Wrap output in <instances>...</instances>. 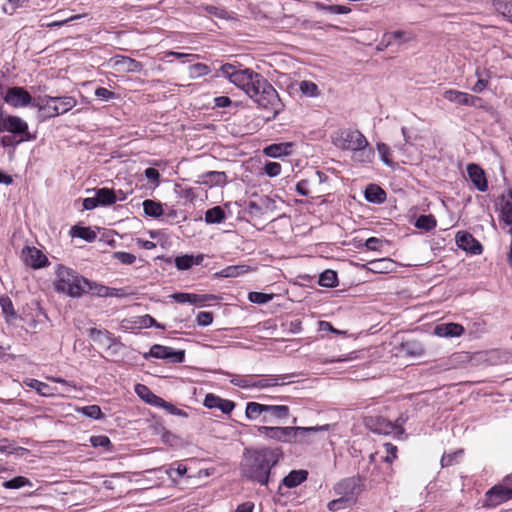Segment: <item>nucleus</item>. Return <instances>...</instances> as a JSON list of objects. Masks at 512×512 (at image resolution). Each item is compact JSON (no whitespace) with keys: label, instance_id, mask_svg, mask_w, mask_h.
<instances>
[{"label":"nucleus","instance_id":"nucleus-1","mask_svg":"<svg viewBox=\"0 0 512 512\" xmlns=\"http://www.w3.org/2000/svg\"><path fill=\"white\" fill-rule=\"evenodd\" d=\"M220 70L232 84L243 90L258 108L271 112V119H275L281 112L283 104L279 95L262 74L229 63L222 65Z\"/></svg>","mask_w":512,"mask_h":512},{"label":"nucleus","instance_id":"nucleus-2","mask_svg":"<svg viewBox=\"0 0 512 512\" xmlns=\"http://www.w3.org/2000/svg\"><path fill=\"white\" fill-rule=\"evenodd\" d=\"M283 457L279 447L246 448L240 462V473L246 480L268 486L272 469Z\"/></svg>","mask_w":512,"mask_h":512},{"label":"nucleus","instance_id":"nucleus-3","mask_svg":"<svg viewBox=\"0 0 512 512\" xmlns=\"http://www.w3.org/2000/svg\"><path fill=\"white\" fill-rule=\"evenodd\" d=\"M55 290L64 293L71 298H80L85 295L88 279L80 275L77 271L64 265H57Z\"/></svg>","mask_w":512,"mask_h":512},{"label":"nucleus","instance_id":"nucleus-4","mask_svg":"<svg viewBox=\"0 0 512 512\" xmlns=\"http://www.w3.org/2000/svg\"><path fill=\"white\" fill-rule=\"evenodd\" d=\"M332 140L333 144L339 149L353 151L358 153L359 156L365 155L368 162H370L374 155V152L371 149L366 150L368 141L365 136L358 130H339L332 137Z\"/></svg>","mask_w":512,"mask_h":512},{"label":"nucleus","instance_id":"nucleus-5","mask_svg":"<svg viewBox=\"0 0 512 512\" xmlns=\"http://www.w3.org/2000/svg\"><path fill=\"white\" fill-rule=\"evenodd\" d=\"M3 132L21 135L26 140L35 139V135H32L28 130V123L22 118L14 115L4 116L0 113V133Z\"/></svg>","mask_w":512,"mask_h":512},{"label":"nucleus","instance_id":"nucleus-6","mask_svg":"<svg viewBox=\"0 0 512 512\" xmlns=\"http://www.w3.org/2000/svg\"><path fill=\"white\" fill-rule=\"evenodd\" d=\"M365 424L371 432L376 434L394 435L397 437L404 434V428L401 425L395 424L382 416L368 417L365 420Z\"/></svg>","mask_w":512,"mask_h":512},{"label":"nucleus","instance_id":"nucleus-7","mask_svg":"<svg viewBox=\"0 0 512 512\" xmlns=\"http://www.w3.org/2000/svg\"><path fill=\"white\" fill-rule=\"evenodd\" d=\"M143 357L147 360L149 358L163 359L169 363H183L185 361V351L176 350L169 346L160 344H154L150 347V350L143 354Z\"/></svg>","mask_w":512,"mask_h":512},{"label":"nucleus","instance_id":"nucleus-8","mask_svg":"<svg viewBox=\"0 0 512 512\" xmlns=\"http://www.w3.org/2000/svg\"><path fill=\"white\" fill-rule=\"evenodd\" d=\"M257 432L268 440L280 443L292 444L293 426H267L257 427Z\"/></svg>","mask_w":512,"mask_h":512},{"label":"nucleus","instance_id":"nucleus-9","mask_svg":"<svg viewBox=\"0 0 512 512\" xmlns=\"http://www.w3.org/2000/svg\"><path fill=\"white\" fill-rule=\"evenodd\" d=\"M338 496L351 498V501L357 502V498L362 491V484L359 477H348L340 480L333 488Z\"/></svg>","mask_w":512,"mask_h":512},{"label":"nucleus","instance_id":"nucleus-10","mask_svg":"<svg viewBox=\"0 0 512 512\" xmlns=\"http://www.w3.org/2000/svg\"><path fill=\"white\" fill-rule=\"evenodd\" d=\"M332 428L331 424L312 426V427H301L293 426V440L292 444L299 445H310L315 441V435L318 432L329 431Z\"/></svg>","mask_w":512,"mask_h":512},{"label":"nucleus","instance_id":"nucleus-11","mask_svg":"<svg viewBox=\"0 0 512 512\" xmlns=\"http://www.w3.org/2000/svg\"><path fill=\"white\" fill-rule=\"evenodd\" d=\"M512 499V490L510 486L504 483L493 486L485 493L484 504L488 507H496L497 505Z\"/></svg>","mask_w":512,"mask_h":512},{"label":"nucleus","instance_id":"nucleus-12","mask_svg":"<svg viewBox=\"0 0 512 512\" xmlns=\"http://www.w3.org/2000/svg\"><path fill=\"white\" fill-rule=\"evenodd\" d=\"M33 100L34 98L23 87H11L4 96L5 103L14 108L32 106Z\"/></svg>","mask_w":512,"mask_h":512},{"label":"nucleus","instance_id":"nucleus-13","mask_svg":"<svg viewBox=\"0 0 512 512\" xmlns=\"http://www.w3.org/2000/svg\"><path fill=\"white\" fill-rule=\"evenodd\" d=\"M455 241L460 249L472 255H479L482 253L483 247L481 243L467 231L457 232Z\"/></svg>","mask_w":512,"mask_h":512},{"label":"nucleus","instance_id":"nucleus-14","mask_svg":"<svg viewBox=\"0 0 512 512\" xmlns=\"http://www.w3.org/2000/svg\"><path fill=\"white\" fill-rule=\"evenodd\" d=\"M290 416V408L287 405H267L262 423L274 424L285 422Z\"/></svg>","mask_w":512,"mask_h":512},{"label":"nucleus","instance_id":"nucleus-15","mask_svg":"<svg viewBox=\"0 0 512 512\" xmlns=\"http://www.w3.org/2000/svg\"><path fill=\"white\" fill-rule=\"evenodd\" d=\"M443 97L452 103L463 106H477L478 102L482 101L480 97L455 89L444 91Z\"/></svg>","mask_w":512,"mask_h":512},{"label":"nucleus","instance_id":"nucleus-16","mask_svg":"<svg viewBox=\"0 0 512 512\" xmlns=\"http://www.w3.org/2000/svg\"><path fill=\"white\" fill-rule=\"evenodd\" d=\"M203 405L208 409H219L224 414H230L236 406L232 400L223 399L213 393L206 394Z\"/></svg>","mask_w":512,"mask_h":512},{"label":"nucleus","instance_id":"nucleus-17","mask_svg":"<svg viewBox=\"0 0 512 512\" xmlns=\"http://www.w3.org/2000/svg\"><path fill=\"white\" fill-rule=\"evenodd\" d=\"M496 210L499 212V220L505 225H512V189L507 191L499 198L496 204Z\"/></svg>","mask_w":512,"mask_h":512},{"label":"nucleus","instance_id":"nucleus-18","mask_svg":"<svg viewBox=\"0 0 512 512\" xmlns=\"http://www.w3.org/2000/svg\"><path fill=\"white\" fill-rule=\"evenodd\" d=\"M293 374H282V375H268V376H256L255 388L257 389H267L271 387L285 385L290 383V381H286L289 378L293 377Z\"/></svg>","mask_w":512,"mask_h":512},{"label":"nucleus","instance_id":"nucleus-19","mask_svg":"<svg viewBox=\"0 0 512 512\" xmlns=\"http://www.w3.org/2000/svg\"><path fill=\"white\" fill-rule=\"evenodd\" d=\"M53 99L51 96H43L34 98L32 102V106L37 108L44 117L52 118L58 116V111L55 107L54 101H50Z\"/></svg>","mask_w":512,"mask_h":512},{"label":"nucleus","instance_id":"nucleus-20","mask_svg":"<svg viewBox=\"0 0 512 512\" xmlns=\"http://www.w3.org/2000/svg\"><path fill=\"white\" fill-rule=\"evenodd\" d=\"M23 384L31 389H34L37 394L42 397H55L58 395L57 389L55 387H51L47 383L34 378L24 379Z\"/></svg>","mask_w":512,"mask_h":512},{"label":"nucleus","instance_id":"nucleus-21","mask_svg":"<svg viewBox=\"0 0 512 512\" xmlns=\"http://www.w3.org/2000/svg\"><path fill=\"white\" fill-rule=\"evenodd\" d=\"M467 173L470 180L479 191L485 192L488 189L485 173L480 166L477 164H469L467 166Z\"/></svg>","mask_w":512,"mask_h":512},{"label":"nucleus","instance_id":"nucleus-22","mask_svg":"<svg viewBox=\"0 0 512 512\" xmlns=\"http://www.w3.org/2000/svg\"><path fill=\"white\" fill-rule=\"evenodd\" d=\"M228 182V176L223 171H208L200 176L199 183L209 187L220 186L223 187Z\"/></svg>","mask_w":512,"mask_h":512},{"label":"nucleus","instance_id":"nucleus-23","mask_svg":"<svg viewBox=\"0 0 512 512\" xmlns=\"http://www.w3.org/2000/svg\"><path fill=\"white\" fill-rule=\"evenodd\" d=\"M26 263L34 269L43 268L48 264V258L36 247H28L26 250Z\"/></svg>","mask_w":512,"mask_h":512},{"label":"nucleus","instance_id":"nucleus-24","mask_svg":"<svg viewBox=\"0 0 512 512\" xmlns=\"http://www.w3.org/2000/svg\"><path fill=\"white\" fill-rule=\"evenodd\" d=\"M465 329L458 323H443L435 327L434 333L439 337H458Z\"/></svg>","mask_w":512,"mask_h":512},{"label":"nucleus","instance_id":"nucleus-25","mask_svg":"<svg viewBox=\"0 0 512 512\" xmlns=\"http://www.w3.org/2000/svg\"><path fill=\"white\" fill-rule=\"evenodd\" d=\"M87 334L97 344L110 347L114 343L113 334L108 330H100L92 327L87 330Z\"/></svg>","mask_w":512,"mask_h":512},{"label":"nucleus","instance_id":"nucleus-26","mask_svg":"<svg viewBox=\"0 0 512 512\" xmlns=\"http://www.w3.org/2000/svg\"><path fill=\"white\" fill-rule=\"evenodd\" d=\"M308 472L306 470H292L287 476L282 479L281 485L287 488H295L306 481Z\"/></svg>","mask_w":512,"mask_h":512},{"label":"nucleus","instance_id":"nucleus-27","mask_svg":"<svg viewBox=\"0 0 512 512\" xmlns=\"http://www.w3.org/2000/svg\"><path fill=\"white\" fill-rule=\"evenodd\" d=\"M266 404L258 402H248L245 408V417L250 421L259 420L262 422V418L265 416Z\"/></svg>","mask_w":512,"mask_h":512},{"label":"nucleus","instance_id":"nucleus-28","mask_svg":"<svg viewBox=\"0 0 512 512\" xmlns=\"http://www.w3.org/2000/svg\"><path fill=\"white\" fill-rule=\"evenodd\" d=\"M135 392L142 400L152 406L158 407L159 403L163 402V398L154 394L146 385L137 384Z\"/></svg>","mask_w":512,"mask_h":512},{"label":"nucleus","instance_id":"nucleus-29","mask_svg":"<svg viewBox=\"0 0 512 512\" xmlns=\"http://www.w3.org/2000/svg\"><path fill=\"white\" fill-rule=\"evenodd\" d=\"M366 201L373 204H381L386 200L385 191L375 184H369L364 193Z\"/></svg>","mask_w":512,"mask_h":512},{"label":"nucleus","instance_id":"nucleus-30","mask_svg":"<svg viewBox=\"0 0 512 512\" xmlns=\"http://www.w3.org/2000/svg\"><path fill=\"white\" fill-rule=\"evenodd\" d=\"M204 259L203 254L193 255H181L177 256L174 260L175 266L178 270L190 269L193 265H199Z\"/></svg>","mask_w":512,"mask_h":512},{"label":"nucleus","instance_id":"nucleus-31","mask_svg":"<svg viewBox=\"0 0 512 512\" xmlns=\"http://www.w3.org/2000/svg\"><path fill=\"white\" fill-rule=\"evenodd\" d=\"M142 205H143L144 214L148 217L157 219V218L163 216V214H164V208H163V204L161 202L151 200V199H146L143 201Z\"/></svg>","mask_w":512,"mask_h":512},{"label":"nucleus","instance_id":"nucleus-32","mask_svg":"<svg viewBox=\"0 0 512 512\" xmlns=\"http://www.w3.org/2000/svg\"><path fill=\"white\" fill-rule=\"evenodd\" d=\"M69 234L71 237L80 238L86 242H93L97 238V234L90 227L74 225L71 227Z\"/></svg>","mask_w":512,"mask_h":512},{"label":"nucleus","instance_id":"nucleus-33","mask_svg":"<svg viewBox=\"0 0 512 512\" xmlns=\"http://www.w3.org/2000/svg\"><path fill=\"white\" fill-rule=\"evenodd\" d=\"M204 220L207 224H220L226 220V214L222 206H214L205 212Z\"/></svg>","mask_w":512,"mask_h":512},{"label":"nucleus","instance_id":"nucleus-34","mask_svg":"<svg viewBox=\"0 0 512 512\" xmlns=\"http://www.w3.org/2000/svg\"><path fill=\"white\" fill-rule=\"evenodd\" d=\"M50 101H54L59 115L70 111L77 104V100L72 96L53 97Z\"/></svg>","mask_w":512,"mask_h":512},{"label":"nucleus","instance_id":"nucleus-35","mask_svg":"<svg viewBox=\"0 0 512 512\" xmlns=\"http://www.w3.org/2000/svg\"><path fill=\"white\" fill-rule=\"evenodd\" d=\"M415 34L411 31L397 30L393 32H386V39L389 38L392 41V45H402L415 39Z\"/></svg>","mask_w":512,"mask_h":512},{"label":"nucleus","instance_id":"nucleus-36","mask_svg":"<svg viewBox=\"0 0 512 512\" xmlns=\"http://www.w3.org/2000/svg\"><path fill=\"white\" fill-rule=\"evenodd\" d=\"M117 65L121 66L122 70L131 73H138L143 70V64L133 58L122 56L120 60L116 62Z\"/></svg>","mask_w":512,"mask_h":512},{"label":"nucleus","instance_id":"nucleus-37","mask_svg":"<svg viewBox=\"0 0 512 512\" xmlns=\"http://www.w3.org/2000/svg\"><path fill=\"white\" fill-rule=\"evenodd\" d=\"M96 196L100 206H109L117 201L116 194L109 188H99L96 190Z\"/></svg>","mask_w":512,"mask_h":512},{"label":"nucleus","instance_id":"nucleus-38","mask_svg":"<svg viewBox=\"0 0 512 512\" xmlns=\"http://www.w3.org/2000/svg\"><path fill=\"white\" fill-rule=\"evenodd\" d=\"M318 284L322 287L333 288L338 285V276L334 270L327 269L319 275Z\"/></svg>","mask_w":512,"mask_h":512},{"label":"nucleus","instance_id":"nucleus-39","mask_svg":"<svg viewBox=\"0 0 512 512\" xmlns=\"http://www.w3.org/2000/svg\"><path fill=\"white\" fill-rule=\"evenodd\" d=\"M270 202L268 197L261 198L259 202L250 200L247 205V212L250 216H261L264 213V207Z\"/></svg>","mask_w":512,"mask_h":512},{"label":"nucleus","instance_id":"nucleus-40","mask_svg":"<svg viewBox=\"0 0 512 512\" xmlns=\"http://www.w3.org/2000/svg\"><path fill=\"white\" fill-rule=\"evenodd\" d=\"M256 376L254 375H234L230 383L236 387L243 389L255 388Z\"/></svg>","mask_w":512,"mask_h":512},{"label":"nucleus","instance_id":"nucleus-41","mask_svg":"<svg viewBox=\"0 0 512 512\" xmlns=\"http://www.w3.org/2000/svg\"><path fill=\"white\" fill-rule=\"evenodd\" d=\"M495 11L512 22V0H492Z\"/></svg>","mask_w":512,"mask_h":512},{"label":"nucleus","instance_id":"nucleus-42","mask_svg":"<svg viewBox=\"0 0 512 512\" xmlns=\"http://www.w3.org/2000/svg\"><path fill=\"white\" fill-rule=\"evenodd\" d=\"M109 287L103 284H100L96 281H91L88 279V284L86 285L85 294H92L98 297H108Z\"/></svg>","mask_w":512,"mask_h":512},{"label":"nucleus","instance_id":"nucleus-43","mask_svg":"<svg viewBox=\"0 0 512 512\" xmlns=\"http://www.w3.org/2000/svg\"><path fill=\"white\" fill-rule=\"evenodd\" d=\"M437 225V221L432 214L420 215L415 222V227L424 231H431Z\"/></svg>","mask_w":512,"mask_h":512},{"label":"nucleus","instance_id":"nucleus-44","mask_svg":"<svg viewBox=\"0 0 512 512\" xmlns=\"http://www.w3.org/2000/svg\"><path fill=\"white\" fill-rule=\"evenodd\" d=\"M354 504L355 502L351 501V498L349 499L339 496L337 499L331 500L328 503L327 507L330 511L336 512L347 508H351Z\"/></svg>","mask_w":512,"mask_h":512},{"label":"nucleus","instance_id":"nucleus-45","mask_svg":"<svg viewBox=\"0 0 512 512\" xmlns=\"http://www.w3.org/2000/svg\"><path fill=\"white\" fill-rule=\"evenodd\" d=\"M27 485L32 486V483L28 478L24 476H16L2 483V486L6 489H20Z\"/></svg>","mask_w":512,"mask_h":512},{"label":"nucleus","instance_id":"nucleus-46","mask_svg":"<svg viewBox=\"0 0 512 512\" xmlns=\"http://www.w3.org/2000/svg\"><path fill=\"white\" fill-rule=\"evenodd\" d=\"M299 89L306 97H317L320 94L317 84L308 80L301 81Z\"/></svg>","mask_w":512,"mask_h":512},{"label":"nucleus","instance_id":"nucleus-47","mask_svg":"<svg viewBox=\"0 0 512 512\" xmlns=\"http://www.w3.org/2000/svg\"><path fill=\"white\" fill-rule=\"evenodd\" d=\"M290 147V144H272L265 148V153L267 156L272 158H278L282 155L287 154L288 148Z\"/></svg>","mask_w":512,"mask_h":512},{"label":"nucleus","instance_id":"nucleus-48","mask_svg":"<svg viewBox=\"0 0 512 512\" xmlns=\"http://www.w3.org/2000/svg\"><path fill=\"white\" fill-rule=\"evenodd\" d=\"M247 270L243 265H231L223 268L218 274L224 278L237 277Z\"/></svg>","mask_w":512,"mask_h":512},{"label":"nucleus","instance_id":"nucleus-49","mask_svg":"<svg viewBox=\"0 0 512 512\" xmlns=\"http://www.w3.org/2000/svg\"><path fill=\"white\" fill-rule=\"evenodd\" d=\"M216 300H218V297L216 295H213V294H196V293H192L190 304L191 305H195V306H199V307H203V306L206 305L207 302L216 301Z\"/></svg>","mask_w":512,"mask_h":512},{"label":"nucleus","instance_id":"nucleus-50","mask_svg":"<svg viewBox=\"0 0 512 512\" xmlns=\"http://www.w3.org/2000/svg\"><path fill=\"white\" fill-rule=\"evenodd\" d=\"M78 411L84 416L94 420H98L103 417L101 408L95 404L81 407Z\"/></svg>","mask_w":512,"mask_h":512},{"label":"nucleus","instance_id":"nucleus-51","mask_svg":"<svg viewBox=\"0 0 512 512\" xmlns=\"http://www.w3.org/2000/svg\"><path fill=\"white\" fill-rule=\"evenodd\" d=\"M0 307L2 309V313L8 317L14 318L16 316V311L13 306V302L7 295L0 296Z\"/></svg>","mask_w":512,"mask_h":512},{"label":"nucleus","instance_id":"nucleus-52","mask_svg":"<svg viewBox=\"0 0 512 512\" xmlns=\"http://www.w3.org/2000/svg\"><path fill=\"white\" fill-rule=\"evenodd\" d=\"M273 298H274V294H272V293L267 294V293L253 291V292H249V294H248V300L251 303L260 304V305L270 302Z\"/></svg>","mask_w":512,"mask_h":512},{"label":"nucleus","instance_id":"nucleus-53","mask_svg":"<svg viewBox=\"0 0 512 512\" xmlns=\"http://www.w3.org/2000/svg\"><path fill=\"white\" fill-rule=\"evenodd\" d=\"M376 147H377V151L379 153L381 161L386 166L393 167L394 166V162H393V160L390 157V148H389V146L387 144L381 142V143H377Z\"/></svg>","mask_w":512,"mask_h":512},{"label":"nucleus","instance_id":"nucleus-54","mask_svg":"<svg viewBox=\"0 0 512 512\" xmlns=\"http://www.w3.org/2000/svg\"><path fill=\"white\" fill-rule=\"evenodd\" d=\"M90 444L95 448L102 447L107 450H110L112 448V442L110 438L106 435L91 436Z\"/></svg>","mask_w":512,"mask_h":512},{"label":"nucleus","instance_id":"nucleus-55","mask_svg":"<svg viewBox=\"0 0 512 512\" xmlns=\"http://www.w3.org/2000/svg\"><path fill=\"white\" fill-rule=\"evenodd\" d=\"M369 270L375 273H385L388 272V265H390L389 259H381L375 260L368 263Z\"/></svg>","mask_w":512,"mask_h":512},{"label":"nucleus","instance_id":"nucleus-56","mask_svg":"<svg viewBox=\"0 0 512 512\" xmlns=\"http://www.w3.org/2000/svg\"><path fill=\"white\" fill-rule=\"evenodd\" d=\"M113 258L125 265H131L136 261V256L134 254L124 251L114 252Z\"/></svg>","mask_w":512,"mask_h":512},{"label":"nucleus","instance_id":"nucleus-57","mask_svg":"<svg viewBox=\"0 0 512 512\" xmlns=\"http://www.w3.org/2000/svg\"><path fill=\"white\" fill-rule=\"evenodd\" d=\"M386 244V240L377 237H370L365 241V247L371 251H380Z\"/></svg>","mask_w":512,"mask_h":512},{"label":"nucleus","instance_id":"nucleus-58","mask_svg":"<svg viewBox=\"0 0 512 512\" xmlns=\"http://www.w3.org/2000/svg\"><path fill=\"white\" fill-rule=\"evenodd\" d=\"M214 319L212 312L201 311L197 314L196 322L199 326L207 327L212 324Z\"/></svg>","mask_w":512,"mask_h":512},{"label":"nucleus","instance_id":"nucleus-59","mask_svg":"<svg viewBox=\"0 0 512 512\" xmlns=\"http://www.w3.org/2000/svg\"><path fill=\"white\" fill-rule=\"evenodd\" d=\"M138 323L140 326L149 328V327H156L159 329H164V326L158 323L151 315L146 314L139 317Z\"/></svg>","mask_w":512,"mask_h":512},{"label":"nucleus","instance_id":"nucleus-60","mask_svg":"<svg viewBox=\"0 0 512 512\" xmlns=\"http://www.w3.org/2000/svg\"><path fill=\"white\" fill-rule=\"evenodd\" d=\"M24 141H27L26 139H24V137H20V139H16V135H4L1 137L0 139V144L3 146V147H9V146H12V147H16L17 145H19L20 143L24 142Z\"/></svg>","mask_w":512,"mask_h":512},{"label":"nucleus","instance_id":"nucleus-61","mask_svg":"<svg viewBox=\"0 0 512 512\" xmlns=\"http://www.w3.org/2000/svg\"><path fill=\"white\" fill-rule=\"evenodd\" d=\"M94 94L98 99L106 102L116 98V94L105 87L96 88Z\"/></svg>","mask_w":512,"mask_h":512},{"label":"nucleus","instance_id":"nucleus-62","mask_svg":"<svg viewBox=\"0 0 512 512\" xmlns=\"http://www.w3.org/2000/svg\"><path fill=\"white\" fill-rule=\"evenodd\" d=\"M264 171L269 177H276L281 173V165L278 162H267Z\"/></svg>","mask_w":512,"mask_h":512},{"label":"nucleus","instance_id":"nucleus-63","mask_svg":"<svg viewBox=\"0 0 512 512\" xmlns=\"http://www.w3.org/2000/svg\"><path fill=\"white\" fill-rule=\"evenodd\" d=\"M145 177L152 182V184L157 187L160 183V173L157 169L153 167H149L144 171Z\"/></svg>","mask_w":512,"mask_h":512},{"label":"nucleus","instance_id":"nucleus-64","mask_svg":"<svg viewBox=\"0 0 512 512\" xmlns=\"http://www.w3.org/2000/svg\"><path fill=\"white\" fill-rule=\"evenodd\" d=\"M384 448L386 456L383 458L385 462L392 463L397 458V447L392 443H385Z\"/></svg>","mask_w":512,"mask_h":512}]
</instances>
